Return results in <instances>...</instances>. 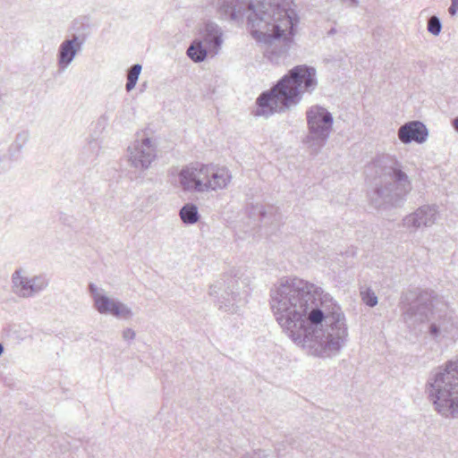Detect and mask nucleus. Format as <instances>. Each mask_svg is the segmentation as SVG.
Masks as SVG:
<instances>
[{"instance_id":"c756f323","label":"nucleus","mask_w":458,"mask_h":458,"mask_svg":"<svg viewBox=\"0 0 458 458\" xmlns=\"http://www.w3.org/2000/svg\"><path fill=\"white\" fill-rule=\"evenodd\" d=\"M296 448H301V451H304V448L301 445H295Z\"/></svg>"},{"instance_id":"aec40b11","label":"nucleus","mask_w":458,"mask_h":458,"mask_svg":"<svg viewBox=\"0 0 458 458\" xmlns=\"http://www.w3.org/2000/svg\"><path fill=\"white\" fill-rule=\"evenodd\" d=\"M142 66L140 64L131 65L127 71V81L125 84V89L130 92L132 90L139 80Z\"/></svg>"},{"instance_id":"f03ea898","label":"nucleus","mask_w":458,"mask_h":458,"mask_svg":"<svg viewBox=\"0 0 458 458\" xmlns=\"http://www.w3.org/2000/svg\"><path fill=\"white\" fill-rule=\"evenodd\" d=\"M293 0H216L222 19L247 18L251 36L265 44L264 55L271 63L279 64L288 55L298 16Z\"/></svg>"},{"instance_id":"7ed1b4c3","label":"nucleus","mask_w":458,"mask_h":458,"mask_svg":"<svg viewBox=\"0 0 458 458\" xmlns=\"http://www.w3.org/2000/svg\"><path fill=\"white\" fill-rule=\"evenodd\" d=\"M318 86L317 71L307 64L292 68L269 90L262 92L256 100V116L284 113L301 100L303 93L311 94Z\"/></svg>"},{"instance_id":"f257e3e1","label":"nucleus","mask_w":458,"mask_h":458,"mask_svg":"<svg viewBox=\"0 0 458 458\" xmlns=\"http://www.w3.org/2000/svg\"><path fill=\"white\" fill-rule=\"evenodd\" d=\"M270 306L284 332L311 355L330 358L345 345L348 328L341 307L320 286L283 279L270 292Z\"/></svg>"},{"instance_id":"2eb2a0df","label":"nucleus","mask_w":458,"mask_h":458,"mask_svg":"<svg viewBox=\"0 0 458 458\" xmlns=\"http://www.w3.org/2000/svg\"><path fill=\"white\" fill-rule=\"evenodd\" d=\"M428 136L426 125L420 121H411L402 125L398 130V138L403 144L412 141L419 144L424 143Z\"/></svg>"},{"instance_id":"9b49d317","label":"nucleus","mask_w":458,"mask_h":458,"mask_svg":"<svg viewBox=\"0 0 458 458\" xmlns=\"http://www.w3.org/2000/svg\"><path fill=\"white\" fill-rule=\"evenodd\" d=\"M89 292L93 299L95 309L100 314H110L115 318L124 319L131 318V310L127 305L115 299L109 298L95 284L90 283L89 284Z\"/></svg>"},{"instance_id":"ddd939ff","label":"nucleus","mask_w":458,"mask_h":458,"mask_svg":"<svg viewBox=\"0 0 458 458\" xmlns=\"http://www.w3.org/2000/svg\"><path fill=\"white\" fill-rule=\"evenodd\" d=\"M439 211L437 205H423L414 212L405 216L403 225L410 232H416L422 227H430L437 221Z\"/></svg>"},{"instance_id":"4468645a","label":"nucleus","mask_w":458,"mask_h":458,"mask_svg":"<svg viewBox=\"0 0 458 458\" xmlns=\"http://www.w3.org/2000/svg\"><path fill=\"white\" fill-rule=\"evenodd\" d=\"M436 294L432 290H420L415 301L404 313V319L414 318V322H424L432 314L433 301Z\"/></svg>"},{"instance_id":"c85d7f7f","label":"nucleus","mask_w":458,"mask_h":458,"mask_svg":"<svg viewBox=\"0 0 458 458\" xmlns=\"http://www.w3.org/2000/svg\"><path fill=\"white\" fill-rule=\"evenodd\" d=\"M4 353V345L0 343V356Z\"/></svg>"},{"instance_id":"4be33fe9","label":"nucleus","mask_w":458,"mask_h":458,"mask_svg":"<svg viewBox=\"0 0 458 458\" xmlns=\"http://www.w3.org/2000/svg\"><path fill=\"white\" fill-rule=\"evenodd\" d=\"M427 29L432 35L438 36L442 30V22L440 19L436 15L429 17L428 20Z\"/></svg>"},{"instance_id":"0eeeda50","label":"nucleus","mask_w":458,"mask_h":458,"mask_svg":"<svg viewBox=\"0 0 458 458\" xmlns=\"http://www.w3.org/2000/svg\"><path fill=\"white\" fill-rule=\"evenodd\" d=\"M309 132L304 143L312 153H318L327 143L333 126V115L326 108L314 106L308 109Z\"/></svg>"},{"instance_id":"9d476101","label":"nucleus","mask_w":458,"mask_h":458,"mask_svg":"<svg viewBox=\"0 0 458 458\" xmlns=\"http://www.w3.org/2000/svg\"><path fill=\"white\" fill-rule=\"evenodd\" d=\"M11 279L13 293L21 298H31L45 290L48 284L44 276L29 277L26 270L21 267L15 269Z\"/></svg>"},{"instance_id":"6e6552de","label":"nucleus","mask_w":458,"mask_h":458,"mask_svg":"<svg viewBox=\"0 0 458 458\" xmlns=\"http://www.w3.org/2000/svg\"><path fill=\"white\" fill-rule=\"evenodd\" d=\"M209 295L217 298L219 310L235 313L246 302V293L240 292V283L233 276H226L209 287Z\"/></svg>"},{"instance_id":"1a4fd4ad","label":"nucleus","mask_w":458,"mask_h":458,"mask_svg":"<svg viewBox=\"0 0 458 458\" xmlns=\"http://www.w3.org/2000/svg\"><path fill=\"white\" fill-rule=\"evenodd\" d=\"M200 34L201 38L194 39L186 52L194 63L203 62L208 54L216 55L223 42L222 30L213 21H207Z\"/></svg>"},{"instance_id":"a211bd4d","label":"nucleus","mask_w":458,"mask_h":458,"mask_svg":"<svg viewBox=\"0 0 458 458\" xmlns=\"http://www.w3.org/2000/svg\"><path fill=\"white\" fill-rule=\"evenodd\" d=\"M67 37L84 44L90 34V19L88 16H80L74 19L69 28Z\"/></svg>"},{"instance_id":"f3484780","label":"nucleus","mask_w":458,"mask_h":458,"mask_svg":"<svg viewBox=\"0 0 458 458\" xmlns=\"http://www.w3.org/2000/svg\"><path fill=\"white\" fill-rule=\"evenodd\" d=\"M84 44L67 37L59 46V73L72 63L75 56L81 51Z\"/></svg>"},{"instance_id":"412c9836","label":"nucleus","mask_w":458,"mask_h":458,"mask_svg":"<svg viewBox=\"0 0 458 458\" xmlns=\"http://www.w3.org/2000/svg\"><path fill=\"white\" fill-rule=\"evenodd\" d=\"M100 148V141L98 139H91L84 147V152L88 153L89 158L94 159L98 155Z\"/></svg>"},{"instance_id":"a878e982","label":"nucleus","mask_w":458,"mask_h":458,"mask_svg":"<svg viewBox=\"0 0 458 458\" xmlns=\"http://www.w3.org/2000/svg\"><path fill=\"white\" fill-rule=\"evenodd\" d=\"M135 337V332L131 328H126L123 332V338L124 340H132Z\"/></svg>"},{"instance_id":"bb28decb","label":"nucleus","mask_w":458,"mask_h":458,"mask_svg":"<svg viewBox=\"0 0 458 458\" xmlns=\"http://www.w3.org/2000/svg\"><path fill=\"white\" fill-rule=\"evenodd\" d=\"M242 458H267V455L264 451L259 450L254 452L252 454H245Z\"/></svg>"},{"instance_id":"2f4dec72","label":"nucleus","mask_w":458,"mask_h":458,"mask_svg":"<svg viewBox=\"0 0 458 458\" xmlns=\"http://www.w3.org/2000/svg\"><path fill=\"white\" fill-rule=\"evenodd\" d=\"M290 445H295V441L290 442Z\"/></svg>"},{"instance_id":"5701e85b","label":"nucleus","mask_w":458,"mask_h":458,"mask_svg":"<svg viewBox=\"0 0 458 458\" xmlns=\"http://www.w3.org/2000/svg\"><path fill=\"white\" fill-rule=\"evenodd\" d=\"M360 295L363 302L367 306L373 308L377 304V297L371 289L367 288L366 290L361 291Z\"/></svg>"},{"instance_id":"dca6fc26","label":"nucleus","mask_w":458,"mask_h":458,"mask_svg":"<svg viewBox=\"0 0 458 458\" xmlns=\"http://www.w3.org/2000/svg\"><path fill=\"white\" fill-rule=\"evenodd\" d=\"M250 216L258 219L262 225H272L276 228L282 219V216L276 208L271 205L257 204L250 208Z\"/></svg>"},{"instance_id":"20e7f679","label":"nucleus","mask_w":458,"mask_h":458,"mask_svg":"<svg viewBox=\"0 0 458 458\" xmlns=\"http://www.w3.org/2000/svg\"><path fill=\"white\" fill-rule=\"evenodd\" d=\"M374 173V186L369 203L379 211H388L403 206L412 186L403 164L390 156H384L367 167Z\"/></svg>"},{"instance_id":"423d86ee","label":"nucleus","mask_w":458,"mask_h":458,"mask_svg":"<svg viewBox=\"0 0 458 458\" xmlns=\"http://www.w3.org/2000/svg\"><path fill=\"white\" fill-rule=\"evenodd\" d=\"M231 179V173L226 167L213 164H191L183 167L179 174L182 189L197 192L225 189Z\"/></svg>"},{"instance_id":"39448f33","label":"nucleus","mask_w":458,"mask_h":458,"mask_svg":"<svg viewBox=\"0 0 458 458\" xmlns=\"http://www.w3.org/2000/svg\"><path fill=\"white\" fill-rule=\"evenodd\" d=\"M425 392L435 410L445 417L458 415V360L431 371Z\"/></svg>"},{"instance_id":"cd10ccee","label":"nucleus","mask_w":458,"mask_h":458,"mask_svg":"<svg viewBox=\"0 0 458 458\" xmlns=\"http://www.w3.org/2000/svg\"><path fill=\"white\" fill-rule=\"evenodd\" d=\"M452 124L454 129L458 132V116L453 120Z\"/></svg>"},{"instance_id":"b1692460","label":"nucleus","mask_w":458,"mask_h":458,"mask_svg":"<svg viewBox=\"0 0 458 458\" xmlns=\"http://www.w3.org/2000/svg\"><path fill=\"white\" fill-rule=\"evenodd\" d=\"M446 330H447V327L445 325V321L440 319L437 322L435 321L430 324L428 332L431 336H433L434 338H437L440 335L441 331H446Z\"/></svg>"},{"instance_id":"6ab92c4d","label":"nucleus","mask_w":458,"mask_h":458,"mask_svg":"<svg viewBox=\"0 0 458 458\" xmlns=\"http://www.w3.org/2000/svg\"><path fill=\"white\" fill-rule=\"evenodd\" d=\"M180 217L185 225H194L199 219V214L196 205L187 203L180 209Z\"/></svg>"},{"instance_id":"7c9ffc66","label":"nucleus","mask_w":458,"mask_h":458,"mask_svg":"<svg viewBox=\"0 0 458 458\" xmlns=\"http://www.w3.org/2000/svg\"><path fill=\"white\" fill-rule=\"evenodd\" d=\"M280 445H278V446L276 447V450H277V452H278L279 455H281V454H280V453H281V447H280Z\"/></svg>"},{"instance_id":"f8f14e48","label":"nucleus","mask_w":458,"mask_h":458,"mask_svg":"<svg viewBox=\"0 0 458 458\" xmlns=\"http://www.w3.org/2000/svg\"><path fill=\"white\" fill-rule=\"evenodd\" d=\"M127 151L131 166L140 171L147 170L157 157L156 146L148 137L135 140Z\"/></svg>"},{"instance_id":"393cba45","label":"nucleus","mask_w":458,"mask_h":458,"mask_svg":"<svg viewBox=\"0 0 458 458\" xmlns=\"http://www.w3.org/2000/svg\"><path fill=\"white\" fill-rule=\"evenodd\" d=\"M458 12V0H451V5L448 8V13L451 16H454Z\"/></svg>"}]
</instances>
